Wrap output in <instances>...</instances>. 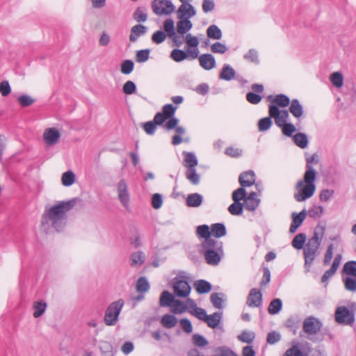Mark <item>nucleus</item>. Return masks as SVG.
Listing matches in <instances>:
<instances>
[{"label":"nucleus","instance_id":"nucleus-58","mask_svg":"<svg viewBox=\"0 0 356 356\" xmlns=\"http://www.w3.org/2000/svg\"><path fill=\"white\" fill-rule=\"evenodd\" d=\"M18 103L23 107L31 106L35 102V99L28 95H22L17 98Z\"/></svg>","mask_w":356,"mask_h":356},{"label":"nucleus","instance_id":"nucleus-53","mask_svg":"<svg viewBox=\"0 0 356 356\" xmlns=\"http://www.w3.org/2000/svg\"><path fill=\"white\" fill-rule=\"evenodd\" d=\"M167 36L168 35L165 31L159 30L152 34V40L154 43L159 44L164 42Z\"/></svg>","mask_w":356,"mask_h":356},{"label":"nucleus","instance_id":"nucleus-50","mask_svg":"<svg viewBox=\"0 0 356 356\" xmlns=\"http://www.w3.org/2000/svg\"><path fill=\"white\" fill-rule=\"evenodd\" d=\"M330 81L334 86L340 88L343 86V79L341 73L336 72L330 75Z\"/></svg>","mask_w":356,"mask_h":356},{"label":"nucleus","instance_id":"nucleus-11","mask_svg":"<svg viewBox=\"0 0 356 356\" xmlns=\"http://www.w3.org/2000/svg\"><path fill=\"white\" fill-rule=\"evenodd\" d=\"M321 327V322L316 318L311 316L304 320L302 330L305 333L312 335L319 332Z\"/></svg>","mask_w":356,"mask_h":356},{"label":"nucleus","instance_id":"nucleus-36","mask_svg":"<svg viewBox=\"0 0 356 356\" xmlns=\"http://www.w3.org/2000/svg\"><path fill=\"white\" fill-rule=\"evenodd\" d=\"M184 161H185V166L188 168H195V167L197 165V159L195 156V155L192 152H184Z\"/></svg>","mask_w":356,"mask_h":356},{"label":"nucleus","instance_id":"nucleus-10","mask_svg":"<svg viewBox=\"0 0 356 356\" xmlns=\"http://www.w3.org/2000/svg\"><path fill=\"white\" fill-rule=\"evenodd\" d=\"M163 29L167 33L168 37L172 40L174 46L179 47L183 44V40L177 34L175 29V22L172 19L169 18L165 20Z\"/></svg>","mask_w":356,"mask_h":356},{"label":"nucleus","instance_id":"nucleus-46","mask_svg":"<svg viewBox=\"0 0 356 356\" xmlns=\"http://www.w3.org/2000/svg\"><path fill=\"white\" fill-rule=\"evenodd\" d=\"M243 204L242 202H234L228 207L229 212L233 216H240L243 211Z\"/></svg>","mask_w":356,"mask_h":356},{"label":"nucleus","instance_id":"nucleus-27","mask_svg":"<svg viewBox=\"0 0 356 356\" xmlns=\"http://www.w3.org/2000/svg\"><path fill=\"white\" fill-rule=\"evenodd\" d=\"M175 297L168 291H163L160 296L159 305L162 307H171L175 301Z\"/></svg>","mask_w":356,"mask_h":356},{"label":"nucleus","instance_id":"nucleus-22","mask_svg":"<svg viewBox=\"0 0 356 356\" xmlns=\"http://www.w3.org/2000/svg\"><path fill=\"white\" fill-rule=\"evenodd\" d=\"M222 317V313L221 312H214L211 315H208L207 319L205 320V323H207V325L211 328L217 327L221 322Z\"/></svg>","mask_w":356,"mask_h":356},{"label":"nucleus","instance_id":"nucleus-61","mask_svg":"<svg viewBox=\"0 0 356 356\" xmlns=\"http://www.w3.org/2000/svg\"><path fill=\"white\" fill-rule=\"evenodd\" d=\"M255 337L254 332H248L247 331H243L242 333L238 336V339L242 341L248 343L253 342Z\"/></svg>","mask_w":356,"mask_h":356},{"label":"nucleus","instance_id":"nucleus-47","mask_svg":"<svg viewBox=\"0 0 356 356\" xmlns=\"http://www.w3.org/2000/svg\"><path fill=\"white\" fill-rule=\"evenodd\" d=\"M149 289V284L145 277H140L138 278L136 282V290L140 293H144L148 291Z\"/></svg>","mask_w":356,"mask_h":356},{"label":"nucleus","instance_id":"nucleus-39","mask_svg":"<svg viewBox=\"0 0 356 356\" xmlns=\"http://www.w3.org/2000/svg\"><path fill=\"white\" fill-rule=\"evenodd\" d=\"M343 282L344 287L347 291L355 292L356 291V277L343 275Z\"/></svg>","mask_w":356,"mask_h":356},{"label":"nucleus","instance_id":"nucleus-17","mask_svg":"<svg viewBox=\"0 0 356 356\" xmlns=\"http://www.w3.org/2000/svg\"><path fill=\"white\" fill-rule=\"evenodd\" d=\"M196 14L195 8L191 4H181L177 10L178 18H187L190 19Z\"/></svg>","mask_w":356,"mask_h":356},{"label":"nucleus","instance_id":"nucleus-16","mask_svg":"<svg viewBox=\"0 0 356 356\" xmlns=\"http://www.w3.org/2000/svg\"><path fill=\"white\" fill-rule=\"evenodd\" d=\"M255 174L253 170H248L242 172L238 177V181L241 186L249 187L255 183Z\"/></svg>","mask_w":356,"mask_h":356},{"label":"nucleus","instance_id":"nucleus-28","mask_svg":"<svg viewBox=\"0 0 356 356\" xmlns=\"http://www.w3.org/2000/svg\"><path fill=\"white\" fill-rule=\"evenodd\" d=\"M178 320L176 316L172 314H165L161 317V325L167 329H170L176 326L177 324Z\"/></svg>","mask_w":356,"mask_h":356},{"label":"nucleus","instance_id":"nucleus-33","mask_svg":"<svg viewBox=\"0 0 356 356\" xmlns=\"http://www.w3.org/2000/svg\"><path fill=\"white\" fill-rule=\"evenodd\" d=\"M207 37L211 39L220 40L221 39L222 34L221 30L218 26L212 24L207 29Z\"/></svg>","mask_w":356,"mask_h":356},{"label":"nucleus","instance_id":"nucleus-8","mask_svg":"<svg viewBox=\"0 0 356 356\" xmlns=\"http://www.w3.org/2000/svg\"><path fill=\"white\" fill-rule=\"evenodd\" d=\"M321 245L308 240L303 248L305 266L309 268L316 257L317 251Z\"/></svg>","mask_w":356,"mask_h":356},{"label":"nucleus","instance_id":"nucleus-44","mask_svg":"<svg viewBox=\"0 0 356 356\" xmlns=\"http://www.w3.org/2000/svg\"><path fill=\"white\" fill-rule=\"evenodd\" d=\"M188 301L191 302L193 305L195 307L194 310L193 312H191V313L195 317H197L198 319L204 322L208 316V314L206 312V310L202 308L196 307V305L194 303L193 300L188 299Z\"/></svg>","mask_w":356,"mask_h":356},{"label":"nucleus","instance_id":"nucleus-64","mask_svg":"<svg viewBox=\"0 0 356 356\" xmlns=\"http://www.w3.org/2000/svg\"><path fill=\"white\" fill-rule=\"evenodd\" d=\"M175 110V106L171 104H168L163 106L161 113L168 119L174 116Z\"/></svg>","mask_w":356,"mask_h":356},{"label":"nucleus","instance_id":"nucleus-26","mask_svg":"<svg viewBox=\"0 0 356 356\" xmlns=\"http://www.w3.org/2000/svg\"><path fill=\"white\" fill-rule=\"evenodd\" d=\"M290 104V113L296 118H300L303 114V108L298 99H293Z\"/></svg>","mask_w":356,"mask_h":356},{"label":"nucleus","instance_id":"nucleus-23","mask_svg":"<svg viewBox=\"0 0 356 356\" xmlns=\"http://www.w3.org/2000/svg\"><path fill=\"white\" fill-rule=\"evenodd\" d=\"M325 226L318 224L314 229L313 236L309 239L314 243L321 244L323 238L325 234Z\"/></svg>","mask_w":356,"mask_h":356},{"label":"nucleus","instance_id":"nucleus-34","mask_svg":"<svg viewBox=\"0 0 356 356\" xmlns=\"http://www.w3.org/2000/svg\"><path fill=\"white\" fill-rule=\"evenodd\" d=\"M133 18L138 22H145L147 19L146 8L138 7L133 14Z\"/></svg>","mask_w":356,"mask_h":356},{"label":"nucleus","instance_id":"nucleus-6","mask_svg":"<svg viewBox=\"0 0 356 356\" xmlns=\"http://www.w3.org/2000/svg\"><path fill=\"white\" fill-rule=\"evenodd\" d=\"M172 288L175 295L180 298L188 297L191 290L188 282L186 280L185 277H176L174 279Z\"/></svg>","mask_w":356,"mask_h":356},{"label":"nucleus","instance_id":"nucleus-54","mask_svg":"<svg viewBox=\"0 0 356 356\" xmlns=\"http://www.w3.org/2000/svg\"><path fill=\"white\" fill-rule=\"evenodd\" d=\"M279 127L282 129V134L287 137H293V134L296 131V127L291 123L287 122Z\"/></svg>","mask_w":356,"mask_h":356},{"label":"nucleus","instance_id":"nucleus-52","mask_svg":"<svg viewBox=\"0 0 356 356\" xmlns=\"http://www.w3.org/2000/svg\"><path fill=\"white\" fill-rule=\"evenodd\" d=\"M193 344L200 348L205 347L209 344L208 341L201 334H194L192 337Z\"/></svg>","mask_w":356,"mask_h":356},{"label":"nucleus","instance_id":"nucleus-32","mask_svg":"<svg viewBox=\"0 0 356 356\" xmlns=\"http://www.w3.org/2000/svg\"><path fill=\"white\" fill-rule=\"evenodd\" d=\"M197 233L200 237L204 238V241H207V240H215L211 237V227L207 225L198 226L197 227Z\"/></svg>","mask_w":356,"mask_h":356},{"label":"nucleus","instance_id":"nucleus-7","mask_svg":"<svg viewBox=\"0 0 356 356\" xmlns=\"http://www.w3.org/2000/svg\"><path fill=\"white\" fill-rule=\"evenodd\" d=\"M152 8L157 15H167L174 11L175 6L170 0H154L152 2Z\"/></svg>","mask_w":356,"mask_h":356},{"label":"nucleus","instance_id":"nucleus-42","mask_svg":"<svg viewBox=\"0 0 356 356\" xmlns=\"http://www.w3.org/2000/svg\"><path fill=\"white\" fill-rule=\"evenodd\" d=\"M342 273H346L348 276L356 277V261H349L346 262L343 266Z\"/></svg>","mask_w":356,"mask_h":356},{"label":"nucleus","instance_id":"nucleus-25","mask_svg":"<svg viewBox=\"0 0 356 356\" xmlns=\"http://www.w3.org/2000/svg\"><path fill=\"white\" fill-rule=\"evenodd\" d=\"M202 202V195L197 193L188 195L186 198V205L189 207H198Z\"/></svg>","mask_w":356,"mask_h":356},{"label":"nucleus","instance_id":"nucleus-55","mask_svg":"<svg viewBox=\"0 0 356 356\" xmlns=\"http://www.w3.org/2000/svg\"><path fill=\"white\" fill-rule=\"evenodd\" d=\"M46 307H47V304L45 302L40 301V302H36L34 305V309H35L34 313H33L34 317L38 318V317L41 316L44 314V312L46 309Z\"/></svg>","mask_w":356,"mask_h":356},{"label":"nucleus","instance_id":"nucleus-18","mask_svg":"<svg viewBox=\"0 0 356 356\" xmlns=\"http://www.w3.org/2000/svg\"><path fill=\"white\" fill-rule=\"evenodd\" d=\"M200 66L206 70H210L215 67L216 60L214 56L210 54H204L199 56Z\"/></svg>","mask_w":356,"mask_h":356},{"label":"nucleus","instance_id":"nucleus-21","mask_svg":"<svg viewBox=\"0 0 356 356\" xmlns=\"http://www.w3.org/2000/svg\"><path fill=\"white\" fill-rule=\"evenodd\" d=\"M194 287L199 294L207 293L212 289L211 283L204 280L195 281L194 283Z\"/></svg>","mask_w":356,"mask_h":356},{"label":"nucleus","instance_id":"nucleus-4","mask_svg":"<svg viewBox=\"0 0 356 356\" xmlns=\"http://www.w3.org/2000/svg\"><path fill=\"white\" fill-rule=\"evenodd\" d=\"M124 304L122 299H119L111 303L107 307L104 321L106 325H115L118 321V316Z\"/></svg>","mask_w":356,"mask_h":356},{"label":"nucleus","instance_id":"nucleus-37","mask_svg":"<svg viewBox=\"0 0 356 356\" xmlns=\"http://www.w3.org/2000/svg\"><path fill=\"white\" fill-rule=\"evenodd\" d=\"M247 197V192L245 189V187L241 186L240 188L234 191L232 194V199L234 202L236 201L238 202H241L242 200L245 201V199Z\"/></svg>","mask_w":356,"mask_h":356},{"label":"nucleus","instance_id":"nucleus-14","mask_svg":"<svg viewBox=\"0 0 356 356\" xmlns=\"http://www.w3.org/2000/svg\"><path fill=\"white\" fill-rule=\"evenodd\" d=\"M262 302V294L255 288L250 291L247 298L246 304L251 307H258L261 306Z\"/></svg>","mask_w":356,"mask_h":356},{"label":"nucleus","instance_id":"nucleus-3","mask_svg":"<svg viewBox=\"0 0 356 356\" xmlns=\"http://www.w3.org/2000/svg\"><path fill=\"white\" fill-rule=\"evenodd\" d=\"M200 253L204 255L208 264L217 266L224 255L222 243L218 240L203 241Z\"/></svg>","mask_w":356,"mask_h":356},{"label":"nucleus","instance_id":"nucleus-30","mask_svg":"<svg viewBox=\"0 0 356 356\" xmlns=\"http://www.w3.org/2000/svg\"><path fill=\"white\" fill-rule=\"evenodd\" d=\"M293 143L300 148L305 149L308 145V138L305 133H297L293 136Z\"/></svg>","mask_w":356,"mask_h":356},{"label":"nucleus","instance_id":"nucleus-15","mask_svg":"<svg viewBox=\"0 0 356 356\" xmlns=\"http://www.w3.org/2000/svg\"><path fill=\"white\" fill-rule=\"evenodd\" d=\"M60 134L55 128L47 129L43 134V138L48 145H54L58 141Z\"/></svg>","mask_w":356,"mask_h":356},{"label":"nucleus","instance_id":"nucleus-51","mask_svg":"<svg viewBox=\"0 0 356 356\" xmlns=\"http://www.w3.org/2000/svg\"><path fill=\"white\" fill-rule=\"evenodd\" d=\"M260 203V200H250L247 197L245 199L243 204V207L250 211H254L256 209L259 207Z\"/></svg>","mask_w":356,"mask_h":356},{"label":"nucleus","instance_id":"nucleus-9","mask_svg":"<svg viewBox=\"0 0 356 356\" xmlns=\"http://www.w3.org/2000/svg\"><path fill=\"white\" fill-rule=\"evenodd\" d=\"M268 113L270 118L275 119V124L277 127L282 126V124L287 123L286 121L289 116L288 111H280L275 105L269 104Z\"/></svg>","mask_w":356,"mask_h":356},{"label":"nucleus","instance_id":"nucleus-5","mask_svg":"<svg viewBox=\"0 0 356 356\" xmlns=\"http://www.w3.org/2000/svg\"><path fill=\"white\" fill-rule=\"evenodd\" d=\"M334 318L341 325L352 326L355 323V314L346 306H339L335 310Z\"/></svg>","mask_w":356,"mask_h":356},{"label":"nucleus","instance_id":"nucleus-35","mask_svg":"<svg viewBox=\"0 0 356 356\" xmlns=\"http://www.w3.org/2000/svg\"><path fill=\"white\" fill-rule=\"evenodd\" d=\"M186 177L193 185H197L200 183V177L195 168H188L186 172Z\"/></svg>","mask_w":356,"mask_h":356},{"label":"nucleus","instance_id":"nucleus-41","mask_svg":"<svg viewBox=\"0 0 356 356\" xmlns=\"http://www.w3.org/2000/svg\"><path fill=\"white\" fill-rule=\"evenodd\" d=\"M273 102L275 103L277 107H286L289 105L291 101L288 96L284 94H279L275 95V99H273Z\"/></svg>","mask_w":356,"mask_h":356},{"label":"nucleus","instance_id":"nucleus-12","mask_svg":"<svg viewBox=\"0 0 356 356\" xmlns=\"http://www.w3.org/2000/svg\"><path fill=\"white\" fill-rule=\"evenodd\" d=\"M118 198L124 207H128L129 202V195L127 191V185L124 180H120L118 184Z\"/></svg>","mask_w":356,"mask_h":356},{"label":"nucleus","instance_id":"nucleus-1","mask_svg":"<svg viewBox=\"0 0 356 356\" xmlns=\"http://www.w3.org/2000/svg\"><path fill=\"white\" fill-rule=\"evenodd\" d=\"M77 200L78 198H72L67 201H60L45 211L42 217L41 226L44 229H48L51 225L57 232L63 230L66 223V213L75 206Z\"/></svg>","mask_w":356,"mask_h":356},{"label":"nucleus","instance_id":"nucleus-59","mask_svg":"<svg viewBox=\"0 0 356 356\" xmlns=\"http://www.w3.org/2000/svg\"><path fill=\"white\" fill-rule=\"evenodd\" d=\"M171 307H173L172 312L175 314H181L186 309V306L183 303V302L176 299H175Z\"/></svg>","mask_w":356,"mask_h":356},{"label":"nucleus","instance_id":"nucleus-24","mask_svg":"<svg viewBox=\"0 0 356 356\" xmlns=\"http://www.w3.org/2000/svg\"><path fill=\"white\" fill-rule=\"evenodd\" d=\"M236 72L233 67L228 64H225L219 74V79L230 81L235 76Z\"/></svg>","mask_w":356,"mask_h":356},{"label":"nucleus","instance_id":"nucleus-20","mask_svg":"<svg viewBox=\"0 0 356 356\" xmlns=\"http://www.w3.org/2000/svg\"><path fill=\"white\" fill-rule=\"evenodd\" d=\"M147 31V28L142 24H136L131 29L129 40L135 42L138 38L145 35Z\"/></svg>","mask_w":356,"mask_h":356},{"label":"nucleus","instance_id":"nucleus-57","mask_svg":"<svg viewBox=\"0 0 356 356\" xmlns=\"http://www.w3.org/2000/svg\"><path fill=\"white\" fill-rule=\"evenodd\" d=\"M134 67V63L131 60H125L121 64V72L124 74H130Z\"/></svg>","mask_w":356,"mask_h":356},{"label":"nucleus","instance_id":"nucleus-38","mask_svg":"<svg viewBox=\"0 0 356 356\" xmlns=\"http://www.w3.org/2000/svg\"><path fill=\"white\" fill-rule=\"evenodd\" d=\"M170 58L175 62L179 63L188 58V54L184 50L175 49L170 53Z\"/></svg>","mask_w":356,"mask_h":356},{"label":"nucleus","instance_id":"nucleus-49","mask_svg":"<svg viewBox=\"0 0 356 356\" xmlns=\"http://www.w3.org/2000/svg\"><path fill=\"white\" fill-rule=\"evenodd\" d=\"M150 50L149 49H141L136 51V61L137 63L146 62L149 58Z\"/></svg>","mask_w":356,"mask_h":356},{"label":"nucleus","instance_id":"nucleus-31","mask_svg":"<svg viewBox=\"0 0 356 356\" xmlns=\"http://www.w3.org/2000/svg\"><path fill=\"white\" fill-rule=\"evenodd\" d=\"M145 261V256L143 252H136L131 254L130 265L132 267L141 266Z\"/></svg>","mask_w":356,"mask_h":356},{"label":"nucleus","instance_id":"nucleus-62","mask_svg":"<svg viewBox=\"0 0 356 356\" xmlns=\"http://www.w3.org/2000/svg\"><path fill=\"white\" fill-rule=\"evenodd\" d=\"M122 91L126 95H132L136 91V86L131 81H127L122 87Z\"/></svg>","mask_w":356,"mask_h":356},{"label":"nucleus","instance_id":"nucleus-29","mask_svg":"<svg viewBox=\"0 0 356 356\" xmlns=\"http://www.w3.org/2000/svg\"><path fill=\"white\" fill-rule=\"evenodd\" d=\"M211 235L218 238L226 235L227 229L223 223H214L211 225Z\"/></svg>","mask_w":356,"mask_h":356},{"label":"nucleus","instance_id":"nucleus-19","mask_svg":"<svg viewBox=\"0 0 356 356\" xmlns=\"http://www.w3.org/2000/svg\"><path fill=\"white\" fill-rule=\"evenodd\" d=\"M176 31L177 34L184 35L193 28V23L187 18H178Z\"/></svg>","mask_w":356,"mask_h":356},{"label":"nucleus","instance_id":"nucleus-45","mask_svg":"<svg viewBox=\"0 0 356 356\" xmlns=\"http://www.w3.org/2000/svg\"><path fill=\"white\" fill-rule=\"evenodd\" d=\"M75 175L71 171L68 170L62 175L61 181L63 186H70L74 183Z\"/></svg>","mask_w":356,"mask_h":356},{"label":"nucleus","instance_id":"nucleus-2","mask_svg":"<svg viewBox=\"0 0 356 356\" xmlns=\"http://www.w3.org/2000/svg\"><path fill=\"white\" fill-rule=\"evenodd\" d=\"M318 161V156L316 153L306 158V170L304 173L303 179L299 180L296 185V189L299 191L294 195V198L297 202H303L314 195L316 191L314 181L316 179L317 172L312 164H316Z\"/></svg>","mask_w":356,"mask_h":356},{"label":"nucleus","instance_id":"nucleus-13","mask_svg":"<svg viewBox=\"0 0 356 356\" xmlns=\"http://www.w3.org/2000/svg\"><path fill=\"white\" fill-rule=\"evenodd\" d=\"M307 216L306 209L302 210L299 213L293 212L291 214L292 222L289 227L291 233H295L298 228L302 224Z\"/></svg>","mask_w":356,"mask_h":356},{"label":"nucleus","instance_id":"nucleus-63","mask_svg":"<svg viewBox=\"0 0 356 356\" xmlns=\"http://www.w3.org/2000/svg\"><path fill=\"white\" fill-rule=\"evenodd\" d=\"M245 97H246V100L252 104H259L262 99V97L260 95L257 94L254 92H248L246 94Z\"/></svg>","mask_w":356,"mask_h":356},{"label":"nucleus","instance_id":"nucleus-56","mask_svg":"<svg viewBox=\"0 0 356 356\" xmlns=\"http://www.w3.org/2000/svg\"><path fill=\"white\" fill-rule=\"evenodd\" d=\"M220 296H222V293H213L210 296V300L213 306L216 309H221L222 307V299Z\"/></svg>","mask_w":356,"mask_h":356},{"label":"nucleus","instance_id":"nucleus-43","mask_svg":"<svg viewBox=\"0 0 356 356\" xmlns=\"http://www.w3.org/2000/svg\"><path fill=\"white\" fill-rule=\"evenodd\" d=\"M282 307V302L280 298L273 300L268 306V311L270 314H277Z\"/></svg>","mask_w":356,"mask_h":356},{"label":"nucleus","instance_id":"nucleus-40","mask_svg":"<svg viewBox=\"0 0 356 356\" xmlns=\"http://www.w3.org/2000/svg\"><path fill=\"white\" fill-rule=\"evenodd\" d=\"M306 241V235L303 233L298 234L292 240V246L297 249L300 250L304 248V244Z\"/></svg>","mask_w":356,"mask_h":356},{"label":"nucleus","instance_id":"nucleus-60","mask_svg":"<svg viewBox=\"0 0 356 356\" xmlns=\"http://www.w3.org/2000/svg\"><path fill=\"white\" fill-rule=\"evenodd\" d=\"M156 124L154 121H148L142 124L141 127L148 135L154 134L156 129Z\"/></svg>","mask_w":356,"mask_h":356},{"label":"nucleus","instance_id":"nucleus-48","mask_svg":"<svg viewBox=\"0 0 356 356\" xmlns=\"http://www.w3.org/2000/svg\"><path fill=\"white\" fill-rule=\"evenodd\" d=\"M271 118L269 117H266L260 119L258 122V129L259 131H266L270 129L273 122Z\"/></svg>","mask_w":356,"mask_h":356}]
</instances>
